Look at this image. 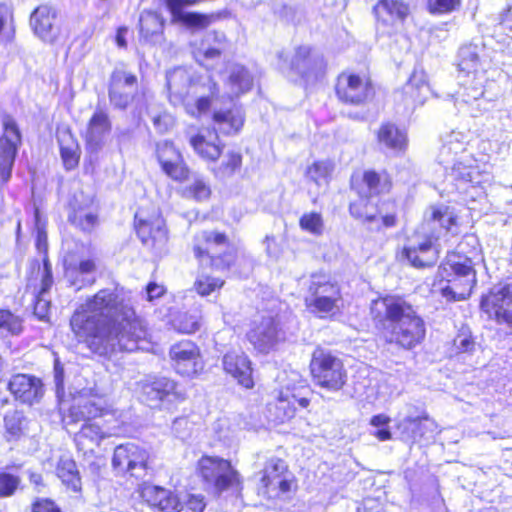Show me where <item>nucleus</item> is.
<instances>
[{
  "label": "nucleus",
  "mask_w": 512,
  "mask_h": 512,
  "mask_svg": "<svg viewBox=\"0 0 512 512\" xmlns=\"http://www.w3.org/2000/svg\"><path fill=\"white\" fill-rule=\"evenodd\" d=\"M377 137L381 145L395 152H402L407 147L406 133L394 124H383L378 131Z\"/></svg>",
  "instance_id": "44"
},
{
  "label": "nucleus",
  "mask_w": 512,
  "mask_h": 512,
  "mask_svg": "<svg viewBox=\"0 0 512 512\" xmlns=\"http://www.w3.org/2000/svg\"><path fill=\"white\" fill-rule=\"evenodd\" d=\"M285 376H279L280 387L275 391V401L268 404V417L276 424L290 421L298 408L305 409L310 405V399L305 395L307 387L301 376L295 371L285 373Z\"/></svg>",
  "instance_id": "7"
},
{
  "label": "nucleus",
  "mask_w": 512,
  "mask_h": 512,
  "mask_svg": "<svg viewBox=\"0 0 512 512\" xmlns=\"http://www.w3.org/2000/svg\"><path fill=\"white\" fill-rule=\"evenodd\" d=\"M76 336L100 356L132 352L147 336L144 322L125 303L117 287L104 288L88 298L70 321Z\"/></svg>",
  "instance_id": "1"
},
{
  "label": "nucleus",
  "mask_w": 512,
  "mask_h": 512,
  "mask_svg": "<svg viewBox=\"0 0 512 512\" xmlns=\"http://www.w3.org/2000/svg\"><path fill=\"white\" fill-rule=\"evenodd\" d=\"M25 419L20 412L14 411L4 418L5 428L8 434L16 437L23 430Z\"/></svg>",
  "instance_id": "59"
},
{
  "label": "nucleus",
  "mask_w": 512,
  "mask_h": 512,
  "mask_svg": "<svg viewBox=\"0 0 512 512\" xmlns=\"http://www.w3.org/2000/svg\"><path fill=\"white\" fill-rule=\"evenodd\" d=\"M371 314L388 343L412 349L425 337L423 319L402 297L386 296L374 300L371 303Z\"/></svg>",
  "instance_id": "2"
},
{
  "label": "nucleus",
  "mask_w": 512,
  "mask_h": 512,
  "mask_svg": "<svg viewBox=\"0 0 512 512\" xmlns=\"http://www.w3.org/2000/svg\"><path fill=\"white\" fill-rule=\"evenodd\" d=\"M148 453L134 443L118 445L114 449L112 466L118 474L140 478L145 475Z\"/></svg>",
  "instance_id": "18"
},
{
  "label": "nucleus",
  "mask_w": 512,
  "mask_h": 512,
  "mask_svg": "<svg viewBox=\"0 0 512 512\" xmlns=\"http://www.w3.org/2000/svg\"><path fill=\"white\" fill-rule=\"evenodd\" d=\"M283 57L284 54L280 53L279 68L291 79H294V75H296L309 81L323 74L325 70L326 64L323 56L308 46L298 47L290 62Z\"/></svg>",
  "instance_id": "12"
},
{
  "label": "nucleus",
  "mask_w": 512,
  "mask_h": 512,
  "mask_svg": "<svg viewBox=\"0 0 512 512\" xmlns=\"http://www.w3.org/2000/svg\"><path fill=\"white\" fill-rule=\"evenodd\" d=\"M458 215L453 207L446 205L430 206L424 215L427 225L438 224L447 232H457Z\"/></svg>",
  "instance_id": "40"
},
{
  "label": "nucleus",
  "mask_w": 512,
  "mask_h": 512,
  "mask_svg": "<svg viewBox=\"0 0 512 512\" xmlns=\"http://www.w3.org/2000/svg\"><path fill=\"white\" fill-rule=\"evenodd\" d=\"M211 190L208 184L198 176H195L191 183L183 188V195L196 201H204L210 197Z\"/></svg>",
  "instance_id": "49"
},
{
  "label": "nucleus",
  "mask_w": 512,
  "mask_h": 512,
  "mask_svg": "<svg viewBox=\"0 0 512 512\" xmlns=\"http://www.w3.org/2000/svg\"><path fill=\"white\" fill-rule=\"evenodd\" d=\"M135 228L142 243L146 246L162 251L168 242V231L165 221L155 210L150 216H145L141 210L135 215Z\"/></svg>",
  "instance_id": "16"
},
{
  "label": "nucleus",
  "mask_w": 512,
  "mask_h": 512,
  "mask_svg": "<svg viewBox=\"0 0 512 512\" xmlns=\"http://www.w3.org/2000/svg\"><path fill=\"white\" fill-rule=\"evenodd\" d=\"M460 0H429V9L432 13L444 14L455 10Z\"/></svg>",
  "instance_id": "61"
},
{
  "label": "nucleus",
  "mask_w": 512,
  "mask_h": 512,
  "mask_svg": "<svg viewBox=\"0 0 512 512\" xmlns=\"http://www.w3.org/2000/svg\"><path fill=\"white\" fill-rule=\"evenodd\" d=\"M383 205L378 207L377 203L364 198L351 203L350 213L353 217L365 220L367 222H375L381 220L384 227H392L395 225V215L391 213L383 214Z\"/></svg>",
  "instance_id": "34"
},
{
  "label": "nucleus",
  "mask_w": 512,
  "mask_h": 512,
  "mask_svg": "<svg viewBox=\"0 0 512 512\" xmlns=\"http://www.w3.org/2000/svg\"><path fill=\"white\" fill-rule=\"evenodd\" d=\"M223 367L240 385L245 388L253 387L251 362L242 351L227 352L223 357Z\"/></svg>",
  "instance_id": "31"
},
{
  "label": "nucleus",
  "mask_w": 512,
  "mask_h": 512,
  "mask_svg": "<svg viewBox=\"0 0 512 512\" xmlns=\"http://www.w3.org/2000/svg\"><path fill=\"white\" fill-rule=\"evenodd\" d=\"M228 248L227 237L222 233L202 231L194 238L193 251L200 264L217 270L229 269L236 260V253Z\"/></svg>",
  "instance_id": "9"
},
{
  "label": "nucleus",
  "mask_w": 512,
  "mask_h": 512,
  "mask_svg": "<svg viewBox=\"0 0 512 512\" xmlns=\"http://www.w3.org/2000/svg\"><path fill=\"white\" fill-rule=\"evenodd\" d=\"M137 77L122 69L116 68L110 77L109 100L117 109H126L134 97Z\"/></svg>",
  "instance_id": "22"
},
{
  "label": "nucleus",
  "mask_w": 512,
  "mask_h": 512,
  "mask_svg": "<svg viewBox=\"0 0 512 512\" xmlns=\"http://www.w3.org/2000/svg\"><path fill=\"white\" fill-rule=\"evenodd\" d=\"M437 237L433 234L428 235L425 228L417 232L416 235L408 239L403 246L399 258L406 260L415 268H424L434 265L439 256V250L436 245Z\"/></svg>",
  "instance_id": "14"
},
{
  "label": "nucleus",
  "mask_w": 512,
  "mask_h": 512,
  "mask_svg": "<svg viewBox=\"0 0 512 512\" xmlns=\"http://www.w3.org/2000/svg\"><path fill=\"white\" fill-rule=\"evenodd\" d=\"M69 218L74 225L86 232L92 231L98 223L96 214L83 209L75 210Z\"/></svg>",
  "instance_id": "55"
},
{
  "label": "nucleus",
  "mask_w": 512,
  "mask_h": 512,
  "mask_svg": "<svg viewBox=\"0 0 512 512\" xmlns=\"http://www.w3.org/2000/svg\"><path fill=\"white\" fill-rule=\"evenodd\" d=\"M241 155L237 152H229L226 154L224 161L220 166L222 174H232L241 165Z\"/></svg>",
  "instance_id": "62"
},
{
  "label": "nucleus",
  "mask_w": 512,
  "mask_h": 512,
  "mask_svg": "<svg viewBox=\"0 0 512 512\" xmlns=\"http://www.w3.org/2000/svg\"><path fill=\"white\" fill-rule=\"evenodd\" d=\"M157 157L163 171L175 181L188 178V169L185 166L180 152L169 141L157 144Z\"/></svg>",
  "instance_id": "25"
},
{
  "label": "nucleus",
  "mask_w": 512,
  "mask_h": 512,
  "mask_svg": "<svg viewBox=\"0 0 512 512\" xmlns=\"http://www.w3.org/2000/svg\"><path fill=\"white\" fill-rule=\"evenodd\" d=\"M223 285V280L201 274L194 282V289L200 296L204 297L210 295L216 290H219Z\"/></svg>",
  "instance_id": "53"
},
{
  "label": "nucleus",
  "mask_w": 512,
  "mask_h": 512,
  "mask_svg": "<svg viewBox=\"0 0 512 512\" xmlns=\"http://www.w3.org/2000/svg\"><path fill=\"white\" fill-rule=\"evenodd\" d=\"M310 369L315 384L325 390L337 392L346 384L347 372L343 362L323 349L313 352Z\"/></svg>",
  "instance_id": "10"
},
{
  "label": "nucleus",
  "mask_w": 512,
  "mask_h": 512,
  "mask_svg": "<svg viewBox=\"0 0 512 512\" xmlns=\"http://www.w3.org/2000/svg\"><path fill=\"white\" fill-rule=\"evenodd\" d=\"M65 275L71 285L81 289L94 282L95 262L92 259L81 260L79 264H73L68 259L64 260Z\"/></svg>",
  "instance_id": "39"
},
{
  "label": "nucleus",
  "mask_w": 512,
  "mask_h": 512,
  "mask_svg": "<svg viewBox=\"0 0 512 512\" xmlns=\"http://www.w3.org/2000/svg\"><path fill=\"white\" fill-rule=\"evenodd\" d=\"M363 181L371 194H381L389 191L391 181L387 173H377L375 171H366Z\"/></svg>",
  "instance_id": "46"
},
{
  "label": "nucleus",
  "mask_w": 512,
  "mask_h": 512,
  "mask_svg": "<svg viewBox=\"0 0 512 512\" xmlns=\"http://www.w3.org/2000/svg\"><path fill=\"white\" fill-rule=\"evenodd\" d=\"M169 356L175 371L182 376H195L204 368L200 348L190 340L173 344L170 347Z\"/></svg>",
  "instance_id": "19"
},
{
  "label": "nucleus",
  "mask_w": 512,
  "mask_h": 512,
  "mask_svg": "<svg viewBox=\"0 0 512 512\" xmlns=\"http://www.w3.org/2000/svg\"><path fill=\"white\" fill-rule=\"evenodd\" d=\"M56 11L48 5L39 6L31 15L30 24L34 33L46 42H53L57 37L55 27Z\"/></svg>",
  "instance_id": "33"
},
{
  "label": "nucleus",
  "mask_w": 512,
  "mask_h": 512,
  "mask_svg": "<svg viewBox=\"0 0 512 512\" xmlns=\"http://www.w3.org/2000/svg\"><path fill=\"white\" fill-rule=\"evenodd\" d=\"M166 86L169 101L183 105L187 113L194 117L208 111L218 98L219 89L211 77H195L191 69L177 67L167 72Z\"/></svg>",
  "instance_id": "6"
},
{
  "label": "nucleus",
  "mask_w": 512,
  "mask_h": 512,
  "mask_svg": "<svg viewBox=\"0 0 512 512\" xmlns=\"http://www.w3.org/2000/svg\"><path fill=\"white\" fill-rule=\"evenodd\" d=\"M247 338L259 352H269L280 339V332L275 319L268 316L263 317L260 322H255L247 333Z\"/></svg>",
  "instance_id": "24"
},
{
  "label": "nucleus",
  "mask_w": 512,
  "mask_h": 512,
  "mask_svg": "<svg viewBox=\"0 0 512 512\" xmlns=\"http://www.w3.org/2000/svg\"><path fill=\"white\" fill-rule=\"evenodd\" d=\"M197 313H179L172 321L175 330L182 334H192L200 329L201 321Z\"/></svg>",
  "instance_id": "47"
},
{
  "label": "nucleus",
  "mask_w": 512,
  "mask_h": 512,
  "mask_svg": "<svg viewBox=\"0 0 512 512\" xmlns=\"http://www.w3.org/2000/svg\"><path fill=\"white\" fill-rule=\"evenodd\" d=\"M53 285V276L51 264L47 259H44V269L41 271L40 289L37 292L34 313L39 319L43 320L47 317L50 308V301L46 299L45 295Z\"/></svg>",
  "instance_id": "42"
},
{
  "label": "nucleus",
  "mask_w": 512,
  "mask_h": 512,
  "mask_svg": "<svg viewBox=\"0 0 512 512\" xmlns=\"http://www.w3.org/2000/svg\"><path fill=\"white\" fill-rule=\"evenodd\" d=\"M140 495L150 506L161 512H180L183 507L175 493L160 486L144 483L140 488Z\"/></svg>",
  "instance_id": "29"
},
{
  "label": "nucleus",
  "mask_w": 512,
  "mask_h": 512,
  "mask_svg": "<svg viewBox=\"0 0 512 512\" xmlns=\"http://www.w3.org/2000/svg\"><path fill=\"white\" fill-rule=\"evenodd\" d=\"M446 265L453 271L452 279L441 287V293L447 299L464 300L470 296L476 283V275L469 257L453 253L448 256Z\"/></svg>",
  "instance_id": "11"
},
{
  "label": "nucleus",
  "mask_w": 512,
  "mask_h": 512,
  "mask_svg": "<svg viewBox=\"0 0 512 512\" xmlns=\"http://www.w3.org/2000/svg\"><path fill=\"white\" fill-rule=\"evenodd\" d=\"M111 127L108 113L101 108H97L89 120L86 131L88 146L94 150L100 148L110 134Z\"/></svg>",
  "instance_id": "35"
},
{
  "label": "nucleus",
  "mask_w": 512,
  "mask_h": 512,
  "mask_svg": "<svg viewBox=\"0 0 512 512\" xmlns=\"http://www.w3.org/2000/svg\"><path fill=\"white\" fill-rule=\"evenodd\" d=\"M58 142L63 164L67 170H71L78 165L80 158L79 145L69 130L58 132Z\"/></svg>",
  "instance_id": "43"
},
{
  "label": "nucleus",
  "mask_w": 512,
  "mask_h": 512,
  "mask_svg": "<svg viewBox=\"0 0 512 512\" xmlns=\"http://www.w3.org/2000/svg\"><path fill=\"white\" fill-rule=\"evenodd\" d=\"M481 309L499 324L512 329V285H499L482 298Z\"/></svg>",
  "instance_id": "20"
},
{
  "label": "nucleus",
  "mask_w": 512,
  "mask_h": 512,
  "mask_svg": "<svg viewBox=\"0 0 512 512\" xmlns=\"http://www.w3.org/2000/svg\"><path fill=\"white\" fill-rule=\"evenodd\" d=\"M3 135L0 137V179L6 183L11 178L12 168L21 145L22 137L15 120L5 115L2 120Z\"/></svg>",
  "instance_id": "15"
},
{
  "label": "nucleus",
  "mask_w": 512,
  "mask_h": 512,
  "mask_svg": "<svg viewBox=\"0 0 512 512\" xmlns=\"http://www.w3.org/2000/svg\"><path fill=\"white\" fill-rule=\"evenodd\" d=\"M409 11V6L401 0H379L374 7L377 20L387 26L402 23Z\"/></svg>",
  "instance_id": "37"
},
{
  "label": "nucleus",
  "mask_w": 512,
  "mask_h": 512,
  "mask_svg": "<svg viewBox=\"0 0 512 512\" xmlns=\"http://www.w3.org/2000/svg\"><path fill=\"white\" fill-rule=\"evenodd\" d=\"M142 396L151 407L170 410L185 400L177 383L166 377H155L141 383Z\"/></svg>",
  "instance_id": "13"
},
{
  "label": "nucleus",
  "mask_w": 512,
  "mask_h": 512,
  "mask_svg": "<svg viewBox=\"0 0 512 512\" xmlns=\"http://www.w3.org/2000/svg\"><path fill=\"white\" fill-rule=\"evenodd\" d=\"M190 145L200 158L210 162H215L224 148L217 132L208 129L201 130L196 135L191 136Z\"/></svg>",
  "instance_id": "32"
},
{
  "label": "nucleus",
  "mask_w": 512,
  "mask_h": 512,
  "mask_svg": "<svg viewBox=\"0 0 512 512\" xmlns=\"http://www.w3.org/2000/svg\"><path fill=\"white\" fill-rule=\"evenodd\" d=\"M11 11L7 5L0 2V44L11 43L15 36V31L11 20Z\"/></svg>",
  "instance_id": "51"
},
{
  "label": "nucleus",
  "mask_w": 512,
  "mask_h": 512,
  "mask_svg": "<svg viewBox=\"0 0 512 512\" xmlns=\"http://www.w3.org/2000/svg\"><path fill=\"white\" fill-rule=\"evenodd\" d=\"M123 416L106 398L97 395L85 398L81 394L75 398L64 421L67 424L84 421L75 441L79 447L85 448L86 442L98 445L103 438L122 434L120 423H124Z\"/></svg>",
  "instance_id": "3"
},
{
  "label": "nucleus",
  "mask_w": 512,
  "mask_h": 512,
  "mask_svg": "<svg viewBox=\"0 0 512 512\" xmlns=\"http://www.w3.org/2000/svg\"><path fill=\"white\" fill-rule=\"evenodd\" d=\"M20 484L19 477L9 474H0V497H9L14 494Z\"/></svg>",
  "instance_id": "60"
},
{
  "label": "nucleus",
  "mask_w": 512,
  "mask_h": 512,
  "mask_svg": "<svg viewBox=\"0 0 512 512\" xmlns=\"http://www.w3.org/2000/svg\"><path fill=\"white\" fill-rule=\"evenodd\" d=\"M300 228L313 235H321L324 231V221L318 212L304 213L299 220Z\"/></svg>",
  "instance_id": "52"
},
{
  "label": "nucleus",
  "mask_w": 512,
  "mask_h": 512,
  "mask_svg": "<svg viewBox=\"0 0 512 512\" xmlns=\"http://www.w3.org/2000/svg\"><path fill=\"white\" fill-rule=\"evenodd\" d=\"M33 512H61L55 503L49 499H39L32 507Z\"/></svg>",
  "instance_id": "64"
},
{
  "label": "nucleus",
  "mask_w": 512,
  "mask_h": 512,
  "mask_svg": "<svg viewBox=\"0 0 512 512\" xmlns=\"http://www.w3.org/2000/svg\"><path fill=\"white\" fill-rule=\"evenodd\" d=\"M226 74L224 87L225 95L228 98L239 97L251 90L254 80L252 74L245 66L231 63L226 68Z\"/></svg>",
  "instance_id": "30"
},
{
  "label": "nucleus",
  "mask_w": 512,
  "mask_h": 512,
  "mask_svg": "<svg viewBox=\"0 0 512 512\" xmlns=\"http://www.w3.org/2000/svg\"><path fill=\"white\" fill-rule=\"evenodd\" d=\"M199 473L207 482L214 485L217 492H222L238 484V474L229 461L218 457L204 456L198 462Z\"/></svg>",
  "instance_id": "17"
},
{
  "label": "nucleus",
  "mask_w": 512,
  "mask_h": 512,
  "mask_svg": "<svg viewBox=\"0 0 512 512\" xmlns=\"http://www.w3.org/2000/svg\"><path fill=\"white\" fill-rule=\"evenodd\" d=\"M286 471L287 466L283 460L272 458L265 465L261 481L269 491L288 492L291 483L284 477Z\"/></svg>",
  "instance_id": "36"
},
{
  "label": "nucleus",
  "mask_w": 512,
  "mask_h": 512,
  "mask_svg": "<svg viewBox=\"0 0 512 512\" xmlns=\"http://www.w3.org/2000/svg\"><path fill=\"white\" fill-rule=\"evenodd\" d=\"M430 93L426 73L421 69H414L402 89L395 93V101L403 106V112H410L423 105Z\"/></svg>",
  "instance_id": "21"
},
{
  "label": "nucleus",
  "mask_w": 512,
  "mask_h": 512,
  "mask_svg": "<svg viewBox=\"0 0 512 512\" xmlns=\"http://www.w3.org/2000/svg\"><path fill=\"white\" fill-rule=\"evenodd\" d=\"M225 49V35L213 31L206 33L199 43H194L193 54L197 62L209 69L214 61L220 59Z\"/></svg>",
  "instance_id": "26"
},
{
  "label": "nucleus",
  "mask_w": 512,
  "mask_h": 512,
  "mask_svg": "<svg viewBox=\"0 0 512 512\" xmlns=\"http://www.w3.org/2000/svg\"><path fill=\"white\" fill-rule=\"evenodd\" d=\"M436 428V423L428 417L406 416L397 423V429L400 431L402 438L412 441H420L425 436L424 432H417V429H430V432L433 433Z\"/></svg>",
  "instance_id": "41"
},
{
  "label": "nucleus",
  "mask_w": 512,
  "mask_h": 512,
  "mask_svg": "<svg viewBox=\"0 0 512 512\" xmlns=\"http://www.w3.org/2000/svg\"><path fill=\"white\" fill-rule=\"evenodd\" d=\"M490 61L483 45L470 43L463 45L458 53V67L461 88L457 92L456 104L468 106L469 112L476 117L488 109L485 100L486 72Z\"/></svg>",
  "instance_id": "5"
},
{
  "label": "nucleus",
  "mask_w": 512,
  "mask_h": 512,
  "mask_svg": "<svg viewBox=\"0 0 512 512\" xmlns=\"http://www.w3.org/2000/svg\"><path fill=\"white\" fill-rule=\"evenodd\" d=\"M140 33L145 38L158 33L162 29V22L159 16L153 12H144L139 20Z\"/></svg>",
  "instance_id": "54"
},
{
  "label": "nucleus",
  "mask_w": 512,
  "mask_h": 512,
  "mask_svg": "<svg viewBox=\"0 0 512 512\" xmlns=\"http://www.w3.org/2000/svg\"><path fill=\"white\" fill-rule=\"evenodd\" d=\"M238 424L236 419L229 416H221L212 424V431H214L219 439H226L229 437L230 432L237 431Z\"/></svg>",
  "instance_id": "56"
},
{
  "label": "nucleus",
  "mask_w": 512,
  "mask_h": 512,
  "mask_svg": "<svg viewBox=\"0 0 512 512\" xmlns=\"http://www.w3.org/2000/svg\"><path fill=\"white\" fill-rule=\"evenodd\" d=\"M476 343L468 328H462L453 339L452 349L456 355L472 354L475 351Z\"/></svg>",
  "instance_id": "50"
},
{
  "label": "nucleus",
  "mask_w": 512,
  "mask_h": 512,
  "mask_svg": "<svg viewBox=\"0 0 512 512\" xmlns=\"http://www.w3.org/2000/svg\"><path fill=\"white\" fill-rule=\"evenodd\" d=\"M0 330L17 335L22 331L21 320L9 311L0 310Z\"/></svg>",
  "instance_id": "58"
},
{
  "label": "nucleus",
  "mask_w": 512,
  "mask_h": 512,
  "mask_svg": "<svg viewBox=\"0 0 512 512\" xmlns=\"http://www.w3.org/2000/svg\"><path fill=\"white\" fill-rule=\"evenodd\" d=\"M468 135L460 131H451L442 138L438 154L439 164L448 171L446 176L450 182H455L456 189L468 193L469 189L474 199L480 196V186L490 180V174L481 170L476 159L467 151Z\"/></svg>",
  "instance_id": "4"
},
{
  "label": "nucleus",
  "mask_w": 512,
  "mask_h": 512,
  "mask_svg": "<svg viewBox=\"0 0 512 512\" xmlns=\"http://www.w3.org/2000/svg\"><path fill=\"white\" fill-rule=\"evenodd\" d=\"M8 389L16 399L29 405L38 402L44 394L41 380L27 374L14 375L9 381Z\"/></svg>",
  "instance_id": "27"
},
{
  "label": "nucleus",
  "mask_w": 512,
  "mask_h": 512,
  "mask_svg": "<svg viewBox=\"0 0 512 512\" xmlns=\"http://www.w3.org/2000/svg\"><path fill=\"white\" fill-rule=\"evenodd\" d=\"M499 34H504L507 39H512V7H510L502 16L501 22L497 26Z\"/></svg>",
  "instance_id": "63"
},
{
  "label": "nucleus",
  "mask_w": 512,
  "mask_h": 512,
  "mask_svg": "<svg viewBox=\"0 0 512 512\" xmlns=\"http://www.w3.org/2000/svg\"><path fill=\"white\" fill-rule=\"evenodd\" d=\"M57 476L62 483L73 492H80L82 489L81 478L76 463L69 457L60 458L57 468Z\"/></svg>",
  "instance_id": "45"
},
{
  "label": "nucleus",
  "mask_w": 512,
  "mask_h": 512,
  "mask_svg": "<svg viewBox=\"0 0 512 512\" xmlns=\"http://www.w3.org/2000/svg\"><path fill=\"white\" fill-rule=\"evenodd\" d=\"M370 93L371 85L368 78L346 72L338 76L336 94L341 101L360 104L369 97Z\"/></svg>",
  "instance_id": "23"
},
{
  "label": "nucleus",
  "mask_w": 512,
  "mask_h": 512,
  "mask_svg": "<svg viewBox=\"0 0 512 512\" xmlns=\"http://www.w3.org/2000/svg\"><path fill=\"white\" fill-rule=\"evenodd\" d=\"M35 226H36V248L40 254H44V259H48V239L45 224L41 222L40 213L38 209H35L34 213Z\"/></svg>",
  "instance_id": "57"
},
{
  "label": "nucleus",
  "mask_w": 512,
  "mask_h": 512,
  "mask_svg": "<svg viewBox=\"0 0 512 512\" xmlns=\"http://www.w3.org/2000/svg\"><path fill=\"white\" fill-rule=\"evenodd\" d=\"M305 286L304 301L311 312L323 317L339 308L342 301L341 288L339 283L329 274L313 273L305 282Z\"/></svg>",
  "instance_id": "8"
},
{
  "label": "nucleus",
  "mask_w": 512,
  "mask_h": 512,
  "mask_svg": "<svg viewBox=\"0 0 512 512\" xmlns=\"http://www.w3.org/2000/svg\"><path fill=\"white\" fill-rule=\"evenodd\" d=\"M213 121L216 126V132L224 135H234L243 127L244 114L239 107L233 106L227 110L220 109L214 111Z\"/></svg>",
  "instance_id": "38"
},
{
  "label": "nucleus",
  "mask_w": 512,
  "mask_h": 512,
  "mask_svg": "<svg viewBox=\"0 0 512 512\" xmlns=\"http://www.w3.org/2000/svg\"><path fill=\"white\" fill-rule=\"evenodd\" d=\"M335 163L330 159L315 160L308 164L304 171V179L310 195L317 196L329 185Z\"/></svg>",
  "instance_id": "28"
},
{
  "label": "nucleus",
  "mask_w": 512,
  "mask_h": 512,
  "mask_svg": "<svg viewBox=\"0 0 512 512\" xmlns=\"http://www.w3.org/2000/svg\"><path fill=\"white\" fill-rule=\"evenodd\" d=\"M390 422L391 418L384 413L372 416L369 424L373 430L370 431V434L382 442L391 440Z\"/></svg>",
  "instance_id": "48"
}]
</instances>
